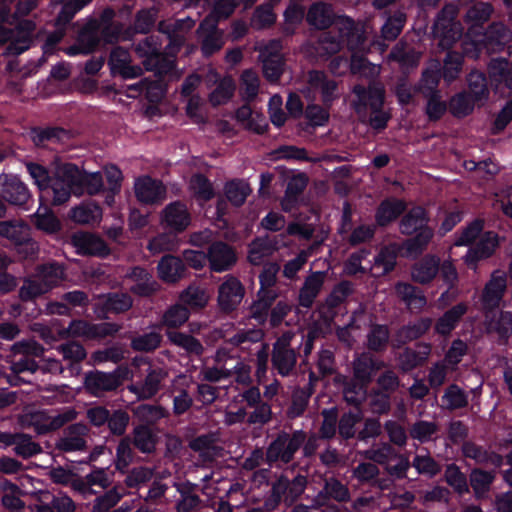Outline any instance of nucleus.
<instances>
[{
  "mask_svg": "<svg viewBox=\"0 0 512 512\" xmlns=\"http://www.w3.org/2000/svg\"><path fill=\"white\" fill-rule=\"evenodd\" d=\"M429 221L427 210L420 205L413 206L401 215L399 231L408 236L402 243L407 256L418 257L428 248L434 237Z\"/></svg>",
  "mask_w": 512,
  "mask_h": 512,
  "instance_id": "obj_1",
  "label": "nucleus"
},
{
  "mask_svg": "<svg viewBox=\"0 0 512 512\" xmlns=\"http://www.w3.org/2000/svg\"><path fill=\"white\" fill-rule=\"evenodd\" d=\"M26 167L39 189L41 205L60 206L69 201L68 190L65 189L66 178L61 174L65 163L57 165L53 172L34 162L28 163Z\"/></svg>",
  "mask_w": 512,
  "mask_h": 512,
  "instance_id": "obj_2",
  "label": "nucleus"
},
{
  "mask_svg": "<svg viewBox=\"0 0 512 512\" xmlns=\"http://www.w3.org/2000/svg\"><path fill=\"white\" fill-rule=\"evenodd\" d=\"M302 446L305 457L313 456L318 448L316 439L307 440L306 432L301 429L293 431L292 434L280 431L266 449V462L270 465L276 462L289 464Z\"/></svg>",
  "mask_w": 512,
  "mask_h": 512,
  "instance_id": "obj_3",
  "label": "nucleus"
},
{
  "mask_svg": "<svg viewBox=\"0 0 512 512\" xmlns=\"http://www.w3.org/2000/svg\"><path fill=\"white\" fill-rule=\"evenodd\" d=\"M438 274L449 288L456 287L458 272L451 260L441 262L439 256L426 254L411 266L412 280L421 285L430 284Z\"/></svg>",
  "mask_w": 512,
  "mask_h": 512,
  "instance_id": "obj_4",
  "label": "nucleus"
},
{
  "mask_svg": "<svg viewBox=\"0 0 512 512\" xmlns=\"http://www.w3.org/2000/svg\"><path fill=\"white\" fill-rule=\"evenodd\" d=\"M61 174L66 178L65 189L68 190L69 199L72 194L80 195L86 192L89 195H97L105 190L100 172H87L75 163L66 162Z\"/></svg>",
  "mask_w": 512,
  "mask_h": 512,
  "instance_id": "obj_5",
  "label": "nucleus"
},
{
  "mask_svg": "<svg viewBox=\"0 0 512 512\" xmlns=\"http://www.w3.org/2000/svg\"><path fill=\"white\" fill-rule=\"evenodd\" d=\"M127 375L128 369L123 366H118L112 372L90 370L84 373L83 388L88 395L101 398L122 386Z\"/></svg>",
  "mask_w": 512,
  "mask_h": 512,
  "instance_id": "obj_6",
  "label": "nucleus"
},
{
  "mask_svg": "<svg viewBox=\"0 0 512 512\" xmlns=\"http://www.w3.org/2000/svg\"><path fill=\"white\" fill-rule=\"evenodd\" d=\"M0 236L7 238L24 259H32L38 253V244L31 238L29 225L23 221H1Z\"/></svg>",
  "mask_w": 512,
  "mask_h": 512,
  "instance_id": "obj_7",
  "label": "nucleus"
},
{
  "mask_svg": "<svg viewBox=\"0 0 512 512\" xmlns=\"http://www.w3.org/2000/svg\"><path fill=\"white\" fill-rule=\"evenodd\" d=\"M340 19L344 24V28H340L335 33L331 31L322 33L315 45L316 53L322 58H329L337 54L345 42L349 40V37L354 35V20L347 16H343Z\"/></svg>",
  "mask_w": 512,
  "mask_h": 512,
  "instance_id": "obj_8",
  "label": "nucleus"
},
{
  "mask_svg": "<svg viewBox=\"0 0 512 512\" xmlns=\"http://www.w3.org/2000/svg\"><path fill=\"white\" fill-rule=\"evenodd\" d=\"M500 246V237L495 231H485L475 245L469 247L464 256L468 268L476 269L482 260L492 257Z\"/></svg>",
  "mask_w": 512,
  "mask_h": 512,
  "instance_id": "obj_9",
  "label": "nucleus"
},
{
  "mask_svg": "<svg viewBox=\"0 0 512 512\" xmlns=\"http://www.w3.org/2000/svg\"><path fill=\"white\" fill-rule=\"evenodd\" d=\"M244 295L245 287L241 281L233 275H227L218 288L217 302L220 310L225 313L235 311Z\"/></svg>",
  "mask_w": 512,
  "mask_h": 512,
  "instance_id": "obj_10",
  "label": "nucleus"
},
{
  "mask_svg": "<svg viewBox=\"0 0 512 512\" xmlns=\"http://www.w3.org/2000/svg\"><path fill=\"white\" fill-rule=\"evenodd\" d=\"M488 75L492 90L500 96L512 93V61L505 58H493L488 64Z\"/></svg>",
  "mask_w": 512,
  "mask_h": 512,
  "instance_id": "obj_11",
  "label": "nucleus"
},
{
  "mask_svg": "<svg viewBox=\"0 0 512 512\" xmlns=\"http://www.w3.org/2000/svg\"><path fill=\"white\" fill-rule=\"evenodd\" d=\"M0 197L10 205L28 210L32 196L27 185L18 176L7 175L1 183Z\"/></svg>",
  "mask_w": 512,
  "mask_h": 512,
  "instance_id": "obj_12",
  "label": "nucleus"
},
{
  "mask_svg": "<svg viewBox=\"0 0 512 512\" xmlns=\"http://www.w3.org/2000/svg\"><path fill=\"white\" fill-rule=\"evenodd\" d=\"M135 196L137 200L146 205L162 203L167 195V190L161 180L151 176H142L135 181Z\"/></svg>",
  "mask_w": 512,
  "mask_h": 512,
  "instance_id": "obj_13",
  "label": "nucleus"
},
{
  "mask_svg": "<svg viewBox=\"0 0 512 512\" xmlns=\"http://www.w3.org/2000/svg\"><path fill=\"white\" fill-rule=\"evenodd\" d=\"M209 267L213 272H225L236 264L237 254L235 249L226 242L214 241L207 249Z\"/></svg>",
  "mask_w": 512,
  "mask_h": 512,
  "instance_id": "obj_14",
  "label": "nucleus"
},
{
  "mask_svg": "<svg viewBox=\"0 0 512 512\" xmlns=\"http://www.w3.org/2000/svg\"><path fill=\"white\" fill-rule=\"evenodd\" d=\"M406 210L407 203L404 199L387 197L375 209L374 224L377 228H387L397 221Z\"/></svg>",
  "mask_w": 512,
  "mask_h": 512,
  "instance_id": "obj_15",
  "label": "nucleus"
},
{
  "mask_svg": "<svg viewBox=\"0 0 512 512\" xmlns=\"http://www.w3.org/2000/svg\"><path fill=\"white\" fill-rule=\"evenodd\" d=\"M432 324V318L421 317L414 322L401 326L391 338L392 347L400 349L407 343L418 340L431 329Z\"/></svg>",
  "mask_w": 512,
  "mask_h": 512,
  "instance_id": "obj_16",
  "label": "nucleus"
},
{
  "mask_svg": "<svg viewBox=\"0 0 512 512\" xmlns=\"http://www.w3.org/2000/svg\"><path fill=\"white\" fill-rule=\"evenodd\" d=\"M510 31L502 22L491 23L484 31L481 40L476 43L477 49H485L487 52L503 50L510 41Z\"/></svg>",
  "mask_w": 512,
  "mask_h": 512,
  "instance_id": "obj_17",
  "label": "nucleus"
},
{
  "mask_svg": "<svg viewBox=\"0 0 512 512\" xmlns=\"http://www.w3.org/2000/svg\"><path fill=\"white\" fill-rule=\"evenodd\" d=\"M67 332L73 337H85L87 339H100L113 335L117 328L111 323L93 324L86 320L74 319L70 322Z\"/></svg>",
  "mask_w": 512,
  "mask_h": 512,
  "instance_id": "obj_18",
  "label": "nucleus"
},
{
  "mask_svg": "<svg viewBox=\"0 0 512 512\" xmlns=\"http://www.w3.org/2000/svg\"><path fill=\"white\" fill-rule=\"evenodd\" d=\"M384 365L382 360L363 352L352 363V378L369 386Z\"/></svg>",
  "mask_w": 512,
  "mask_h": 512,
  "instance_id": "obj_19",
  "label": "nucleus"
},
{
  "mask_svg": "<svg viewBox=\"0 0 512 512\" xmlns=\"http://www.w3.org/2000/svg\"><path fill=\"white\" fill-rule=\"evenodd\" d=\"M27 30L18 29L17 31L0 26V44L9 43L7 51L10 55H20L29 49L31 43L30 32L33 29V24L28 22Z\"/></svg>",
  "mask_w": 512,
  "mask_h": 512,
  "instance_id": "obj_20",
  "label": "nucleus"
},
{
  "mask_svg": "<svg viewBox=\"0 0 512 512\" xmlns=\"http://www.w3.org/2000/svg\"><path fill=\"white\" fill-rule=\"evenodd\" d=\"M127 278L133 282L130 292L140 297H150L160 288L153 274L141 266H135L127 273Z\"/></svg>",
  "mask_w": 512,
  "mask_h": 512,
  "instance_id": "obj_21",
  "label": "nucleus"
},
{
  "mask_svg": "<svg viewBox=\"0 0 512 512\" xmlns=\"http://www.w3.org/2000/svg\"><path fill=\"white\" fill-rule=\"evenodd\" d=\"M190 222V213L181 201H174L163 210L162 223L172 232H183L190 225Z\"/></svg>",
  "mask_w": 512,
  "mask_h": 512,
  "instance_id": "obj_22",
  "label": "nucleus"
},
{
  "mask_svg": "<svg viewBox=\"0 0 512 512\" xmlns=\"http://www.w3.org/2000/svg\"><path fill=\"white\" fill-rule=\"evenodd\" d=\"M353 93L358 98L356 110L359 112L361 108H370L371 111H378L383 108L385 101L384 88L376 83H370L368 87L363 85H355Z\"/></svg>",
  "mask_w": 512,
  "mask_h": 512,
  "instance_id": "obj_23",
  "label": "nucleus"
},
{
  "mask_svg": "<svg viewBox=\"0 0 512 512\" xmlns=\"http://www.w3.org/2000/svg\"><path fill=\"white\" fill-rule=\"evenodd\" d=\"M467 89L465 90L478 103L484 106L490 98L491 82L489 75L479 70H472L466 76Z\"/></svg>",
  "mask_w": 512,
  "mask_h": 512,
  "instance_id": "obj_24",
  "label": "nucleus"
},
{
  "mask_svg": "<svg viewBox=\"0 0 512 512\" xmlns=\"http://www.w3.org/2000/svg\"><path fill=\"white\" fill-rule=\"evenodd\" d=\"M308 83L314 90L320 91L323 105L330 108L337 98L338 83L334 79H329L321 70H311L308 74Z\"/></svg>",
  "mask_w": 512,
  "mask_h": 512,
  "instance_id": "obj_25",
  "label": "nucleus"
},
{
  "mask_svg": "<svg viewBox=\"0 0 512 512\" xmlns=\"http://www.w3.org/2000/svg\"><path fill=\"white\" fill-rule=\"evenodd\" d=\"M461 452L465 458L474 460L478 465L490 464L498 468L503 463V458L500 454L470 440L463 442Z\"/></svg>",
  "mask_w": 512,
  "mask_h": 512,
  "instance_id": "obj_26",
  "label": "nucleus"
},
{
  "mask_svg": "<svg viewBox=\"0 0 512 512\" xmlns=\"http://www.w3.org/2000/svg\"><path fill=\"white\" fill-rule=\"evenodd\" d=\"M469 306L466 302H460L446 310L436 321L434 331L436 334L447 337L459 325Z\"/></svg>",
  "mask_w": 512,
  "mask_h": 512,
  "instance_id": "obj_27",
  "label": "nucleus"
},
{
  "mask_svg": "<svg viewBox=\"0 0 512 512\" xmlns=\"http://www.w3.org/2000/svg\"><path fill=\"white\" fill-rule=\"evenodd\" d=\"M72 241L78 253L82 255L105 257L110 253L107 243L91 233L75 234Z\"/></svg>",
  "mask_w": 512,
  "mask_h": 512,
  "instance_id": "obj_28",
  "label": "nucleus"
},
{
  "mask_svg": "<svg viewBox=\"0 0 512 512\" xmlns=\"http://www.w3.org/2000/svg\"><path fill=\"white\" fill-rule=\"evenodd\" d=\"M272 365L277 372L285 377L294 369L297 361L295 351L289 347L288 343L277 340L273 345Z\"/></svg>",
  "mask_w": 512,
  "mask_h": 512,
  "instance_id": "obj_29",
  "label": "nucleus"
},
{
  "mask_svg": "<svg viewBox=\"0 0 512 512\" xmlns=\"http://www.w3.org/2000/svg\"><path fill=\"white\" fill-rule=\"evenodd\" d=\"M29 137L38 148H46L50 144H59L68 137V131L58 126H35L29 131Z\"/></svg>",
  "mask_w": 512,
  "mask_h": 512,
  "instance_id": "obj_30",
  "label": "nucleus"
},
{
  "mask_svg": "<svg viewBox=\"0 0 512 512\" xmlns=\"http://www.w3.org/2000/svg\"><path fill=\"white\" fill-rule=\"evenodd\" d=\"M133 446L143 454H152L156 451L158 435L153 427L146 424H136L130 434Z\"/></svg>",
  "mask_w": 512,
  "mask_h": 512,
  "instance_id": "obj_31",
  "label": "nucleus"
},
{
  "mask_svg": "<svg viewBox=\"0 0 512 512\" xmlns=\"http://www.w3.org/2000/svg\"><path fill=\"white\" fill-rule=\"evenodd\" d=\"M336 20L331 4L324 2L313 3L307 12L306 21L316 29L324 30L329 28Z\"/></svg>",
  "mask_w": 512,
  "mask_h": 512,
  "instance_id": "obj_32",
  "label": "nucleus"
},
{
  "mask_svg": "<svg viewBox=\"0 0 512 512\" xmlns=\"http://www.w3.org/2000/svg\"><path fill=\"white\" fill-rule=\"evenodd\" d=\"M397 296L412 311L419 312L427 304V299L423 291L407 282H398L395 286Z\"/></svg>",
  "mask_w": 512,
  "mask_h": 512,
  "instance_id": "obj_33",
  "label": "nucleus"
},
{
  "mask_svg": "<svg viewBox=\"0 0 512 512\" xmlns=\"http://www.w3.org/2000/svg\"><path fill=\"white\" fill-rule=\"evenodd\" d=\"M159 277L169 283H175L185 276L186 267L183 260L177 256L165 255L157 266Z\"/></svg>",
  "mask_w": 512,
  "mask_h": 512,
  "instance_id": "obj_34",
  "label": "nucleus"
},
{
  "mask_svg": "<svg viewBox=\"0 0 512 512\" xmlns=\"http://www.w3.org/2000/svg\"><path fill=\"white\" fill-rule=\"evenodd\" d=\"M418 350L406 347L399 355V362L404 371H412L422 366L431 353V345L429 343H418Z\"/></svg>",
  "mask_w": 512,
  "mask_h": 512,
  "instance_id": "obj_35",
  "label": "nucleus"
},
{
  "mask_svg": "<svg viewBox=\"0 0 512 512\" xmlns=\"http://www.w3.org/2000/svg\"><path fill=\"white\" fill-rule=\"evenodd\" d=\"M85 426L72 424L67 428V435L56 443V449L62 452L83 451L86 449V440L83 438Z\"/></svg>",
  "mask_w": 512,
  "mask_h": 512,
  "instance_id": "obj_36",
  "label": "nucleus"
},
{
  "mask_svg": "<svg viewBox=\"0 0 512 512\" xmlns=\"http://www.w3.org/2000/svg\"><path fill=\"white\" fill-rule=\"evenodd\" d=\"M157 12L155 9H140L136 12L134 22L126 28V39H133L136 34H148L155 26Z\"/></svg>",
  "mask_w": 512,
  "mask_h": 512,
  "instance_id": "obj_37",
  "label": "nucleus"
},
{
  "mask_svg": "<svg viewBox=\"0 0 512 512\" xmlns=\"http://www.w3.org/2000/svg\"><path fill=\"white\" fill-rule=\"evenodd\" d=\"M323 282L324 279L321 272H314L309 275L299 291V305L307 309L311 308L322 288Z\"/></svg>",
  "mask_w": 512,
  "mask_h": 512,
  "instance_id": "obj_38",
  "label": "nucleus"
},
{
  "mask_svg": "<svg viewBox=\"0 0 512 512\" xmlns=\"http://www.w3.org/2000/svg\"><path fill=\"white\" fill-rule=\"evenodd\" d=\"M278 298V293H260L257 291L256 299L250 306V316L258 325H265L268 321L270 309Z\"/></svg>",
  "mask_w": 512,
  "mask_h": 512,
  "instance_id": "obj_39",
  "label": "nucleus"
},
{
  "mask_svg": "<svg viewBox=\"0 0 512 512\" xmlns=\"http://www.w3.org/2000/svg\"><path fill=\"white\" fill-rule=\"evenodd\" d=\"M166 336L171 344L183 349L189 355L201 356L204 352L200 340L188 333L167 330Z\"/></svg>",
  "mask_w": 512,
  "mask_h": 512,
  "instance_id": "obj_40",
  "label": "nucleus"
},
{
  "mask_svg": "<svg viewBox=\"0 0 512 512\" xmlns=\"http://www.w3.org/2000/svg\"><path fill=\"white\" fill-rule=\"evenodd\" d=\"M494 480V471H486L478 467L473 468L469 475V485L477 499H482L488 494Z\"/></svg>",
  "mask_w": 512,
  "mask_h": 512,
  "instance_id": "obj_41",
  "label": "nucleus"
},
{
  "mask_svg": "<svg viewBox=\"0 0 512 512\" xmlns=\"http://www.w3.org/2000/svg\"><path fill=\"white\" fill-rule=\"evenodd\" d=\"M363 420V413L360 409L357 411L349 410L344 412L338 421V435L341 440L349 441L357 439L358 431L356 426Z\"/></svg>",
  "mask_w": 512,
  "mask_h": 512,
  "instance_id": "obj_42",
  "label": "nucleus"
},
{
  "mask_svg": "<svg viewBox=\"0 0 512 512\" xmlns=\"http://www.w3.org/2000/svg\"><path fill=\"white\" fill-rule=\"evenodd\" d=\"M368 385L350 378L345 380L343 384V398L348 405L360 409L361 405L367 398Z\"/></svg>",
  "mask_w": 512,
  "mask_h": 512,
  "instance_id": "obj_43",
  "label": "nucleus"
},
{
  "mask_svg": "<svg viewBox=\"0 0 512 512\" xmlns=\"http://www.w3.org/2000/svg\"><path fill=\"white\" fill-rule=\"evenodd\" d=\"M449 112L456 118H464L473 113L478 103L465 91L454 94L449 102Z\"/></svg>",
  "mask_w": 512,
  "mask_h": 512,
  "instance_id": "obj_44",
  "label": "nucleus"
},
{
  "mask_svg": "<svg viewBox=\"0 0 512 512\" xmlns=\"http://www.w3.org/2000/svg\"><path fill=\"white\" fill-rule=\"evenodd\" d=\"M196 489L197 485L188 480L177 485L180 494V500L177 502L178 512H191L200 505L201 499L195 493Z\"/></svg>",
  "mask_w": 512,
  "mask_h": 512,
  "instance_id": "obj_45",
  "label": "nucleus"
},
{
  "mask_svg": "<svg viewBox=\"0 0 512 512\" xmlns=\"http://www.w3.org/2000/svg\"><path fill=\"white\" fill-rule=\"evenodd\" d=\"M251 192L249 184L243 179L229 180L224 186L227 200L235 207H241Z\"/></svg>",
  "mask_w": 512,
  "mask_h": 512,
  "instance_id": "obj_46",
  "label": "nucleus"
},
{
  "mask_svg": "<svg viewBox=\"0 0 512 512\" xmlns=\"http://www.w3.org/2000/svg\"><path fill=\"white\" fill-rule=\"evenodd\" d=\"M133 305L131 296L127 293H108L102 302V312L108 314H120L128 311Z\"/></svg>",
  "mask_w": 512,
  "mask_h": 512,
  "instance_id": "obj_47",
  "label": "nucleus"
},
{
  "mask_svg": "<svg viewBox=\"0 0 512 512\" xmlns=\"http://www.w3.org/2000/svg\"><path fill=\"white\" fill-rule=\"evenodd\" d=\"M390 331L385 324H373L367 334V348L375 353L384 352L389 344Z\"/></svg>",
  "mask_w": 512,
  "mask_h": 512,
  "instance_id": "obj_48",
  "label": "nucleus"
},
{
  "mask_svg": "<svg viewBox=\"0 0 512 512\" xmlns=\"http://www.w3.org/2000/svg\"><path fill=\"white\" fill-rule=\"evenodd\" d=\"M444 479L459 496H464L470 493L467 476L455 463H451L446 466Z\"/></svg>",
  "mask_w": 512,
  "mask_h": 512,
  "instance_id": "obj_49",
  "label": "nucleus"
},
{
  "mask_svg": "<svg viewBox=\"0 0 512 512\" xmlns=\"http://www.w3.org/2000/svg\"><path fill=\"white\" fill-rule=\"evenodd\" d=\"M37 277L42 284L49 286V291L64 278V268L58 262H49L37 267Z\"/></svg>",
  "mask_w": 512,
  "mask_h": 512,
  "instance_id": "obj_50",
  "label": "nucleus"
},
{
  "mask_svg": "<svg viewBox=\"0 0 512 512\" xmlns=\"http://www.w3.org/2000/svg\"><path fill=\"white\" fill-rule=\"evenodd\" d=\"M133 414L138 424H146L150 427L167 416L165 408L160 405L140 404L133 409Z\"/></svg>",
  "mask_w": 512,
  "mask_h": 512,
  "instance_id": "obj_51",
  "label": "nucleus"
},
{
  "mask_svg": "<svg viewBox=\"0 0 512 512\" xmlns=\"http://www.w3.org/2000/svg\"><path fill=\"white\" fill-rule=\"evenodd\" d=\"M463 66V56L460 53L449 51L440 69L441 75L447 84H451L458 77Z\"/></svg>",
  "mask_w": 512,
  "mask_h": 512,
  "instance_id": "obj_52",
  "label": "nucleus"
},
{
  "mask_svg": "<svg viewBox=\"0 0 512 512\" xmlns=\"http://www.w3.org/2000/svg\"><path fill=\"white\" fill-rule=\"evenodd\" d=\"M492 13L493 6L490 3L477 2L467 10L465 21L471 27L482 28L489 21Z\"/></svg>",
  "mask_w": 512,
  "mask_h": 512,
  "instance_id": "obj_53",
  "label": "nucleus"
},
{
  "mask_svg": "<svg viewBox=\"0 0 512 512\" xmlns=\"http://www.w3.org/2000/svg\"><path fill=\"white\" fill-rule=\"evenodd\" d=\"M441 401L446 409L453 411L468 405V395L457 384H450L445 389Z\"/></svg>",
  "mask_w": 512,
  "mask_h": 512,
  "instance_id": "obj_54",
  "label": "nucleus"
},
{
  "mask_svg": "<svg viewBox=\"0 0 512 512\" xmlns=\"http://www.w3.org/2000/svg\"><path fill=\"white\" fill-rule=\"evenodd\" d=\"M426 98L425 114L430 122H437L449 110L448 103L442 100L441 92L424 94Z\"/></svg>",
  "mask_w": 512,
  "mask_h": 512,
  "instance_id": "obj_55",
  "label": "nucleus"
},
{
  "mask_svg": "<svg viewBox=\"0 0 512 512\" xmlns=\"http://www.w3.org/2000/svg\"><path fill=\"white\" fill-rule=\"evenodd\" d=\"M485 222L481 218H475L468 223L459 233L455 240L456 246H469L473 245L475 241L483 234Z\"/></svg>",
  "mask_w": 512,
  "mask_h": 512,
  "instance_id": "obj_56",
  "label": "nucleus"
},
{
  "mask_svg": "<svg viewBox=\"0 0 512 512\" xmlns=\"http://www.w3.org/2000/svg\"><path fill=\"white\" fill-rule=\"evenodd\" d=\"M442 24L443 25H438V23L433 24V34L436 38L440 39L442 46L448 47L460 39L462 34L461 25L459 22L451 23V25L446 23Z\"/></svg>",
  "mask_w": 512,
  "mask_h": 512,
  "instance_id": "obj_57",
  "label": "nucleus"
},
{
  "mask_svg": "<svg viewBox=\"0 0 512 512\" xmlns=\"http://www.w3.org/2000/svg\"><path fill=\"white\" fill-rule=\"evenodd\" d=\"M284 59L280 53H270L263 57L262 71L270 82L278 81L283 73Z\"/></svg>",
  "mask_w": 512,
  "mask_h": 512,
  "instance_id": "obj_58",
  "label": "nucleus"
},
{
  "mask_svg": "<svg viewBox=\"0 0 512 512\" xmlns=\"http://www.w3.org/2000/svg\"><path fill=\"white\" fill-rule=\"evenodd\" d=\"M329 108H324L318 104H309L305 111V118L308 120L305 125H302L304 131H308L309 128H316L325 126L330 118L328 111Z\"/></svg>",
  "mask_w": 512,
  "mask_h": 512,
  "instance_id": "obj_59",
  "label": "nucleus"
},
{
  "mask_svg": "<svg viewBox=\"0 0 512 512\" xmlns=\"http://www.w3.org/2000/svg\"><path fill=\"white\" fill-rule=\"evenodd\" d=\"M190 316L189 309L183 304H174L170 306L163 314L162 324L168 327V330L182 326Z\"/></svg>",
  "mask_w": 512,
  "mask_h": 512,
  "instance_id": "obj_60",
  "label": "nucleus"
},
{
  "mask_svg": "<svg viewBox=\"0 0 512 512\" xmlns=\"http://www.w3.org/2000/svg\"><path fill=\"white\" fill-rule=\"evenodd\" d=\"M162 335L158 332L151 331L135 336L131 340V348L138 352H153L160 347Z\"/></svg>",
  "mask_w": 512,
  "mask_h": 512,
  "instance_id": "obj_61",
  "label": "nucleus"
},
{
  "mask_svg": "<svg viewBox=\"0 0 512 512\" xmlns=\"http://www.w3.org/2000/svg\"><path fill=\"white\" fill-rule=\"evenodd\" d=\"M406 23V14L396 11L390 15L381 28V35L387 41L395 40Z\"/></svg>",
  "mask_w": 512,
  "mask_h": 512,
  "instance_id": "obj_62",
  "label": "nucleus"
},
{
  "mask_svg": "<svg viewBox=\"0 0 512 512\" xmlns=\"http://www.w3.org/2000/svg\"><path fill=\"white\" fill-rule=\"evenodd\" d=\"M318 497L334 499L338 502H347L350 499L348 488L338 479L331 477L325 480L323 490Z\"/></svg>",
  "mask_w": 512,
  "mask_h": 512,
  "instance_id": "obj_63",
  "label": "nucleus"
},
{
  "mask_svg": "<svg viewBox=\"0 0 512 512\" xmlns=\"http://www.w3.org/2000/svg\"><path fill=\"white\" fill-rule=\"evenodd\" d=\"M354 292L352 282L342 280L336 284L326 298V305L329 309H336L343 304L346 299Z\"/></svg>",
  "mask_w": 512,
  "mask_h": 512,
  "instance_id": "obj_64",
  "label": "nucleus"
}]
</instances>
